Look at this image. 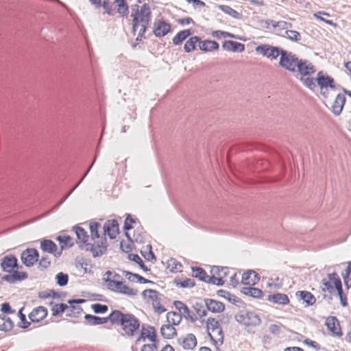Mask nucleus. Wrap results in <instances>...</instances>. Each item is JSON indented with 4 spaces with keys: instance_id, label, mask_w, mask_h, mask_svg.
<instances>
[{
    "instance_id": "obj_1",
    "label": "nucleus",
    "mask_w": 351,
    "mask_h": 351,
    "mask_svg": "<svg viewBox=\"0 0 351 351\" xmlns=\"http://www.w3.org/2000/svg\"><path fill=\"white\" fill-rule=\"evenodd\" d=\"M101 227L98 222H90L89 228L90 231V252L93 256H99L106 253L108 243L106 236L110 239H115L119 233V224L116 220H108L104 225L102 234L99 233Z\"/></svg>"
},
{
    "instance_id": "obj_35",
    "label": "nucleus",
    "mask_w": 351,
    "mask_h": 351,
    "mask_svg": "<svg viewBox=\"0 0 351 351\" xmlns=\"http://www.w3.org/2000/svg\"><path fill=\"white\" fill-rule=\"evenodd\" d=\"M56 240L60 245L61 252L63 249L71 247L73 244V239L65 234H60L56 237Z\"/></svg>"
},
{
    "instance_id": "obj_41",
    "label": "nucleus",
    "mask_w": 351,
    "mask_h": 351,
    "mask_svg": "<svg viewBox=\"0 0 351 351\" xmlns=\"http://www.w3.org/2000/svg\"><path fill=\"white\" fill-rule=\"evenodd\" d=\"M114 2L116 4L118 13L123 16H127L129 10L126 1L125 0H114Z\"/></svg>"
},
{
    "instance_id": "obj_31",
    "label": "nucleus",
    "mask_w": 351,
    "mask_h": 351,
    "mask_svg": "<svg viewBox=\"0 0 351 351\" xmlns=\"http://www.w3.org/2000/svg\"><path fill=\"white\" fill-rule=\"evenodd\" d=\"M267 300L270 302L282 305L288 304L290 302L287 295L280 293L269 295Z\"/></svg>"
},
{
    "instance_id": "obj_58",
    "label": "nucleus",
    "mask_w": 351,
    "mask_h": 351,
    "mask_svg": "<svg viewBox=\"0 0 351 351\" xmlns=\"http://www.w3.org/2000/svg\"><path fill=\"white\" fill-rule=\"evenodd\" d=\"M287 36L291 40L298 41L301 38L300 34L295 30H287Z\"/></svg>"
},
{
    "instance_id": "obj_10",
    "label": "nucleus",
    "mask_w": 351,
    "mask_h": 351,
    "mask_svg": "<svg viewBox=\"0 0 351 351\" xmlns=\"http://www.w3.org/2000/svg\"><path fill=\"white\" fill-rule=\"evenodd\" d=\"M236 320L245 326H256L260 324V317L254 312L241 311L235 315Z\"/></svg>"
},
{
    "instance_id": "obj_34",
    "label": "nucleus",
    "mask_w": 351,
    "mask_h": 351,
    "mask_svg": "<svg viewBox=\"0 0 351 351\" xmlns=\"http://www.w3.org/2000/svg\"><path fill=\"white\" fill-rule=\"evenodd\" d=\"M111 313L106 317H99L91 315H86L85 319L87 322L93 325L103 324L110 322L112 324Z\"/></svg>"
},
{
    "instance_id": "obj_2",
    "label": "nucleus",
    "mask_w": 351,
    "mask_h": 351,
    "mask_svg": "<svg viewBox=\"0 0 351 351\" xmlns=\"http://www.w3.org/2000/svg\"><path fill=\"white\" fill-rule=\"evenodd\" d=\"M132 10V32L134 34L138 32L136 40H141L151 21V8L147 3H143L141 5H135Z\"/></svg>"
},
{
    "instance_id": "obj_44",
    "label": "nucleus",
    "mask_w": 351,
    "mask_h": 351,
    "mask_svg": "<svg viewBox=\"0 0 351 351\" xmlns=\"http://www.w3.org/2000/svg\"><path fill=\"white\" fill-rule=\"evenodd\" d=\"M244 293L256 298H260L263 295V291L255 287H247L244 289Z\"/></svg>"
},
{
    "instance_id": "obj_3",
    "label": "nucleus",
    "mask_w": 351,
    "mask_h": 351,
    "mask_svg": "<svg viewBox=\"0 0 351 351\" xmlns=\"http://www.w3.org/2000/svg\"><path fill=\"white\" fill-rule=\"evenodd\" d=\"M112 325H120L123 334L128 337H133L139 330L140 322L132 314H124L119 310L111 312Z\"/></svg>"
},
{
    "instance_id": "obj_39",
    "label": "nucleus",
    "mask_w": 351,
    "mask_h": 351,
    "mask_svg": "<svg viewBox=\"0 0 351 351\" xmlns=\"http://www.w3.org/2000/svg\"><path fill=\"white\" fill-rule=\"evenodd\" d=\"M13 327L14 322L10 318L0 315V330L4 332L10 331Z\"/></svg>"
},
{
    "instance_id": "obj_19",
    "label": "nucleus",
    "mask_w": 351,
    "mask_h": 351,
    "mask_svg": "<svg viewBox=\"0 0 351 351\" xmlns=\"http://www.w3.org/2000/svg\"><path fill=\"white\" fill-rule=\"evenodd\" d=\"M40 247L43 252L52 254L56 257H58L61 255V250L58 249L57 245L51 240H40Z\"/></svg>"
},
{
    "instance_id": "obj_42",
    "label": "nucleus",
    "mask_w": 351,
    "mask_h": 351,
    "mask_svg": "<svg viewBox=\"0 0 351 351\" xmlns=\"http://www.w3.org/2000/svg\"><path fill=\"white\" fill-rule=\"evenodd\" d=\"M93 4H95L97 6H103L106 12L109 15L112 14L113 9L112 5L109 3V0H89Z\"/></svg>"
},
{
    "instance_id": "obj_52",
    "label": "nucleus",
    "mask_w": 351,
    "mask_h": 351,
    "mask_svg": "<svg viewBox=\"0 0 351 351\" xmlns=\"http://www.w3.org/2000/svg\"><path fill=\"white\" fill-rule=\"evenodd\" d=\"M141 253L144 258L147 261H153L154 260H156V257L152 251V246L150 245H147L145 250L144 252H141Z\"/></svg>"
},
{
    "instance_id": "obj_61",
    "label": "nucleus",
    "mask_w": 351,
    "mask_h": 351,
    "mask_svg": "<svg viewBox=\"0 0 351 351\" xmlns=\"http://www.w3.org/2000/svg\"><path fill=\"white\" fill-rule=\"evenodd\" d=\"M182 287H193L195 285L194 280L191 278H186L178 283Z\"/></svg>"
},
{
    "instance_id": "obj_25",
    "label": "nucleus",
    "mask_w": 351,
    "mask_h": 351,
    "mask_svg": "<svg viewBox=\"0 0 351 351\" xmlns=\"http://www.w3.org/2000/svg\"><path fill=\"white\" fill-rule=\"evenodd\" d=\"M198 47H199V50H201L202 51L208 53V52H212L214 51H217L219 49V45L215 40H202L200 39V41L199 42Z\"/></svg>"
},
{
    "instance_id": "obj_4",
    "label": "nucleus",
    "mask_w": 351,
    "mask_h": 351,
    "mask_svg": "<svg viewBox=\"0 0 351 351\" xmlns=\"http://www.w3.org/2000/svg\"><path fill=\"white\" fill-rule=\"evenodd\" d=\"M1 267L3 271L12 274L10 277L12 278L11 282L21 281L27 278L26 272L17 270L19 268L18 260L13 255L5 256L1 260ZM8 280H9L8 278Z\"/></svg>"
},
{
    "instance_id": "obj_7",
    "label": "nucleus",
    "mask_w": 351,
    "mask_h": 351,
    "mask_svg": "<svg viewBox=\"0 0 351 351\" xmlns=\"http://www.w3.org/2000/svg\"><path fill=\"white\" fill-rule=\"evenodd\" d=\"M162 294L158 291L147 289L142 292L143 300L147 304L152 305L154 312L161 314L166 311L165 306L162 304Z\"/></svg>"
},
{
    "instance_id": "obj_26",
    "label": "nucleus",
    "mask_w": 351,
    "mask_h": 351,
    "mask_svg": "<svg viewBox=\"0 0 351 351\" xmlns=\"http://www.w3.org/2000/svg\"><path fill=\"white\" fill-rule=\"evenodd\" d=\"M205 304L208 311L212 313H221L225 309V305L221 302L213 299H206Z\"/></svg>"
},
{
    "instance_id": "obj_59",
    "label": "nucleus",
    "mask_w": 351,
    "mask_h": 351,
    "mask_svg": "<svg viewBox=\"0 0 351 351\" xmlns=\"http://www.w3.org/2000/svg\"><path fill=\"white\" fill-rule=\"evenodd\" d=\"M23 308H21L18 312V316L21 319L19 326L23 328H27L29 326V322L26 320L25 315L23 313Z\"/></svg>"
},
{
    "instance_id": "obj_5",
    "label": "nucleus",
    "mask_w": 351,
    "mask_h": 351,
    "mask_svg": "<svg viewBox=\"0 0 351 351\" xmlns=\"http://www.w3.org/2000/svg\"><path fill=\"white\" fill-rule=\"evenodd\" d=\"M106 283L108 289L129 297H134L138 293V289L127 285L119 274H114L111 278H107Z\"/></svg>"
},
{
    "instance_id": "obj_11",
    "label": "nucleus",
    "mask_w": 351,
    "mask_h": 351,
    "mask_svg": "<svg viewBox=\"0 0 351 351\" xmlns=\"http://www.w3.org/2000/svg\"><path fill=\"white\" fill-rule=\"evenodd\" d=\"M325 326L332 336L338 338L342 337L343 333L339 321L336 317H327L325 320Z\"/></svg>"
},
{
    "instance_id": "obj_29",
    "label": "nucleus",
    "mask_w": 351,
    "mask_h": 351,
    "mask_svg": "<svg viewBox=\"0 0 351 351\" xmlns=\"http://www.w3.org/2000/svg\"><path fill=\"white\" fill-rule=\"evenodd\" d=\"M73 230L76 234L77 243L80 244H86L87 246H88L89 250H90V243H90H87L88 241V236L86 231L80 226H75L73 228Z\"/></svg>"
},
{
    "instance_id": "obj_27",
    "label": "nucleus",
    "mask_w": 351,
    "mask_h": 351,
    "mask_svg": "<svg viewBox=\"0 0 351 351\" xmlns=\"http://www.w3.org/2000/svg\"><path fill=\"white\" fill-rule=\"evenodd\" d=\"M346 102V97L344 95L339 94L335 97L331 110L335 115H339L341 112Z\"/></svg>"
},
{
    "instance_id": "obj_60",
    "label": "nucleus",
    "mask_w": 351,
    "mask_h": 351,
    "mask_svg": "<svg viewBox=\"0 0 351 351\" xmlns=\"http://www.w3.org/2000/svg\"><path fill=\"white\" fill-rule=\"evenodd\" d=\"M133 223H135L134 219L130 215H128L125 220L124 224V228L126 232L131 231L132 230L134 229L132 226Z\"/></svg>"
},
{
    "instance_id": "obj_48",
    "label": "nucleus",
    "mask_w": 351,
    "mask_h": 351,
    "mask_svg": "<svg viewBox=\"0 0 351 351\" xmlns=\"http://www.w3.org/2000/svg\"><path fill=\"white\" fill-rule=\"evenodd\" d=\"M193 276L203 281H207V278H208L206 272L200 267L193 269Z\"/></svg>"
},
{
    "instance_id": "obj_62",
    "label": "nucleus",
    "mask_w": 351,
    "mask_h": 351,
    "mask_svg": "<svg viewBox=\"0 0 351 351\" xmlns=\"http://www.w3.org/2000/svg\"><path fill=\"white\" fill-rule=\"evenodd\" d=\"M132 242H125V241H121L120 244L121 249L126 252L129 253L132 251Z\"/></svg>"
},
{
    "instance_id": "obj_16",
    "label": "nucleus",
    "mask_w": 351,
    "mask_h": 351,
    "mask_svg": "<svg viewBox=\"0 0 351 351\" xmlns=\"http://www.w3.org/2000/svg\"><path fill=\"white\" fill-rule=\"evenodd\" d=\"M171 30V25L169 23L163 20H156L153 25L152 32L157 37H163Z\"/></svg>"
},
{
    "instance_id": "obj_8",
    "label": "nucleus",
    "mask_w": 351,
    "mask_h": 351,
    "mask_svg": "<svg viewBox=\"0 0 351 351\" xmlns=\"http://www.w3.org/2000/svg\"><path fill=\"white\" fill-rule=\"evenodd\" d=\"M208 335L215 346L222 345L224 333L218 320L213 317L208 318L206 321Z\"/></svg>"
},
{
    "instance_id": "obj_14",
    "label": "nucleus",
    "mask_w": 351,
    "mask_h": 351,
    "mask_svg": "<svg viewBox=\"0 0 351 351\" xmlns=\"http://www.w3.org/2000/svg\"><path fill=\"white\" fill-rule=\"evenodd\" d=\"M231 269L226 267H215L212 269V272L216 276H213V282L217 285H223L228 275L230 274Z\"/></svg>"
},
{
    "instance_id": "obj_46",
    "label": "nucleus",
    "mask_w": 351,
    "mask_h": 351,
    "mask_svg": "<svg viewBox=\"0 0 351 351\" xmlns=\"http://www.w3.org/2000/svg\"><path fill=\"white\" fill-rule=\"evenodd\" d=\"M322 16H330V14L328 13V12H324V11H320V12H316V13H314L313 14V16L319 20V21H322L330 25H332V26H334V27H336L337 26V23H334L332 21H330V20H328V19H326L322 17Z\"/></svg>"
},
{
    "instance_id": "obj_38",
    "label": "nucleus",
    "mask_w": 351,
    "mask_h": 351,
    "mask_svg": "<svg viewBox=\"0 0 351 351\" xmlns=\"http://www.w3.org/2000/svg\"><path fill=\"white\" fill-rule=\"evenodd\" d=\"M200 38L195 36L191 37L184 44V49L186 53H190L194 51L196 48V45L198 46Z\"/></svg>"
},
{
    "instance_id": "obj_12",
    "label": "nucleus",
    "mask_w": 351,
    "mask_h": 351,
    "mask_svg": "<svg viewBox=\"0 0 351 351\" xmlns=\"http://www.w3.org/2000/svg\"><path fill=\"white\" fill-rule=\"evenodd\" d=\"M39 258V253L35 248H27L22 252L21 259L22 263L27 267L33 266Z\"/></svg>"
},
{
    "instance_id": "obj_51",
    "label": "nucleus",
    "mask_w": 351,
    "mask_h": 351,
    "mask_svg": "<svg viewBox=\"0 0 351 351\" xmlns=\"http://www.w3.org/2000/svg\"><path fill=\"white\" fill-rule=\"evenodd\" d=\"M91 308L95 313H104L108 311V307L105 304L95 303L91 305Z\"/></svg>"
},
{
    "instance_id": "obj_22",
    "label": "nucleus",
    "mask_w": 351,
    "mask_h": 351,
    "mask_svg": "<svg viewBox=\"0 0 351 351\" xmlns=\"http://www.w3.org/2000/svg\"><path fill=\"white\" fill-rule=\"evenodd\" d=\"M47 315V309L44 306L34 308L29 314V319L32 322H39Z\"/></svg>"
},
{
    "instance_id": "obj_57",
    "label": "nucleus",
    "mask_w": 351,
    "mask_h": 351,
    "mask_svg": "<svg viewBox=\"0 0 351 351\" xmlns=\"http://www.w3.org/2000/svg\"><path fill=\"white\" fill-rule=\"evenodd\" d=\"M337 285L339 286V288L336 291H337V294L339 297L341 304L343 306H346L348 305L347 297L343 293L342 285L340 287L339 282L337 283Z\"/></svg>"
},
{
    "instance_id": "obj_32",
    "label": "nucleus",
    "mask_w": 351,
    "mask_h": 351,
    "mask_svg": "<svg viewBox=\"0 0 351 351\" xmlns=\"http://www.w3.org/2000/svg\"><path fill=\"white\" fill-rule=\"evenodd\" d=\"M259 278L257 274L254 271H247L243 274L241 282L246 285H254L258 281Z\"/></svg>"
},
{
    "instance_id": "obj_56",
    "label": "nucleus",
    "mask_w": 351,
    "mask_h": 351,
    "mask_svg": "<svg viewBox=\"0 0 351 351\" xmlns=\"http://www.w3.org/2000/svg\"><path fill=\"white\" fill-rule=\"evenodd\" d=\"M51 265V260L48 256H44L38 262V268L45 269Z\"/></svg>"
},
{
    "instance_id": "obj_55",
    "label": "nucleus",
    "mask_w": 351,
    "mask_h": 351,
    "mask_svg": "<svg viewBox=\"0 0 351 351\" xmlns=\"http://www.w3.org/2000/svg\"><path fill=\"white\" fill-rule=\"evenodd\" d=\"M56 278L57 280V283L60 286H64V285H66L67 284L68 280H69L68 275L65 274H64L62 272L58 273L56 275Z\"/></svg>"
},
{
    "instance_id": "obj_30",
    "label": "nucleus",
    "mask_w": 351,
    "mask_h": 351,
    "mask_svg": "<svg viewBox=\"0 0 351 351\" xmlns=\"http://www.w3.org/2000/svg\"><path fill=\"white\" fill-rule=\"evenodd\" d=\"M222 47L227 51H239L242 52L245 49L244 45L240 43H237L232 40H226L223 42Z\"/></svg>"
},
{
    "instance_id": "obj_6",
    "label": "nucleus",
    "mask_w": 351,
    "mask_h": 351,
    "mask_svg": "<svg viewBox=\"0 0 351 351\" xmlns=\"http://www.w3.org/2000/svg\"><path fill=\"white\" fill-rule=\"evenodd\" d=\"M157 331L154 326L149 325H143L141 330L140 334L134 341L132 348L137 350V348L140 345L143 343H158Z\"/></svg>"
},
{
    "instance_id": "obj_40",
    "label": "nucleus",
    "mask_w": 351,
    "mask_h": 351,
    "mask_svg": "<svg viewBox=\"0 0 351 351\" xmlns=\"http://www.w3.org/2000/svg\"><path fill=\"white\" fill-rule=\"evenodd\" d=\"M217 8L223 12L225 14L230 16L231 17H232L234 19H239L241 18V14L229 5H218Z\"/></svg>"
},
{
    "instance_id": "obj_47",
    "label": "nucleus",
    "mask_w": 351,
    "mask_h": 351,
    "mask_svg": "<svg viewBox=\"0 0 351 351\" xmlns=\"http://www.w3.org/2000/svg\"><path fill=\"white\" fill-rule=\"evenodd\" d=\"M351 274V263H349L347 267L342 273V276L344 280L345 286L348 289L351 286V279L350 278V276Z\"/></svg>"
},
{
    "instance_id": "obj_45",
    "label": "nucleus",
    "mask_w": 351,
    "mask_h": 351,
    "mask_svg": "<svg viewBox=\"0 0 351 351\" xmlns=\"http://www.w3.org/2000/svg\"><path fill=\"white\" fill-rule=\"evenodd\" d=\"M69 310V306L66 304H56L51 308L52 315L56 316L63 313L65 311Z\"/></svg>"
},
{
    "instance_id": "obj_23",
    "label": "nucleus",
    "mask_w": 351,
    "mask_h": 351,
    "mask_svg": "<svg viewBox=\"0 0 351 351\" xmlns=\"http://www.w3.org/2000/svg\"><path fill=\"white\" fill-rule=\"evenodd\" d=\"M295 296L306 306H313L316 303V298L308 291H298L295 293Z\"/></svg>"
},
{
    "instance_id": "obj_53",
    "label": "nucleus",
    "mask_w": 351,
    "mask_h": 351,
    "mask_svg": "<svg viewBox=\"0 0 351 351\" xmlns=\"http://www.w3.org/2000/svg\"><path fill=\"white\" fill-rule=\"evenodd\" d=\"M84 300H69V303L70 305L69 306V309L70 311H76L77 313H80L82 309L78 306L79 303L83 302Z\"/></svg>"
},
{
    "instance_id": "obj_18",
    "label": "nucleus",
    "mask_w": 351,
    "mask_h": 351,
    "mask_svg": "<svg viewBox=\"0 0 351 351\" xmlns=\"http://www.w3.org/2000/svg\"><path fill=\"white\" fill-rule=\"evenodd\" d=\"M315 80L322 91L328 88L333 89L335 87L334 79L322 71L317 73Z\"/></svg>"
},
{
    "instance_id": "obj_49",
    "label": "nucleus",
    "mask_w": 351,
    "mask_h": 351,
    "mask_svg": "<svg viewBox=\"0 0 351 351\" xmlns=\"http://www.w3.org/2000/svg\"><path fill=\"white\" fill-rule=\"evenodd\" d=\"M211 35L214 38H216L217 39H220L221 38H234V35L231 34V33H229L228 32H224V31H221V30H215V31H213L212 33H211Z\"/></svg>"
},
{
    "instance_id": "obj_28",
    "label": "nucleus",
    "mask_w": 351,
    "mask_h": 351,
    "mask_svg": "<svg viewBox=\"0 0 351 351\" xmlns=\"http://www.w3.org/2000/svg\"><path fill=\"white\" fill-rule=\"evenodd\" d=\"M160 334L165 339H172L177 336V330L174 326L167 323L160 327Z\"/></svg>"
},
{
    "instance_id": "obj_54",
    "label": "nucleus",
    "mask_w": 351,
    "mask_h": 351,
    "mask_svg": "<svg viewBox=\"0 0 351 351\" xmlns=\"http://www.w3.org/2000/svg\"><path fill=\"white\" fill-rule=\"evenodd\" d=\"M300 79L303 84L310 89L313 90L315 88V80L313 78L310 77L309 76H306L301 77Z\"/></svg>"
},
{
    "instance_id": "obj_17",
    "label": "nucleus",
    "mask_w": 351,
    "mask_h": 351,
    "mask_svg": "<svg viewBox=\"0 0 351 351\" xmlns=\"http://www.w3.org/2000/svg\"><path fill=\"white\" fill-rule=\"evenodd\" d=\"M256 51L267 58L271 60L276 59L280 56V51L278 47H272L267 45H259L256 48Z\"/></svg>"
},
{
    "instance_id": "obj_43",
    "label": "nucleus",
    "mask_w": 351,
    "mask_h": 351,
    "mask_svg": "<svg viewBox=\"0 0 351 351\" xmlns=\"http://www.w3.org/2000/svg\"><path fill=\"white\" fill-rule=\"evenodd\" d=\"M167 268L174 273H178L182 271V265L176 258H171L167 261Z\"/></svg>"
},
{
    "instance_id": "obj_20",
    "label": "nucleus",
    "mask_w": 351,
    "mask_h": 351,
    "mask_svg": "<svg viewBox=\"0 0 351 351\" xmlns=\"http://www.w3.org/2000/svg\"><path fill=\"white\" fill-rule=\"evenodd\" d=\"M125 234L131 242L143 243L146 240V232L140 227L125 232Z\"/></svg>"
},
{
    "instance_id": "obj_13",
    "label": "nucleus",
    "mask_w": 351,
    "mask_h": 351,
    "mask_svg": "<svg viewBox=\"0 0 351 351\" xmlns=\"http://www.w3.org/2000/svg\"><path fill=\"white\" fill-rule=\"evenodd\" d=\"M338 282L341 287L342 285L341 281L337 274L333 273L328 274V279H324L322 280V284L324 285V287L322 288L323 291H326L330 293H332L339 288V286L337 285Z\"/></svg>"
},
{
    "instance_id": "obj_33",
    "label": "nucleus",
    "mask_w": 351,
    "mask_h": 351,
    "mask_svg": "<svg viewBox=\"0 0 351 351\" xmlns=\"http://www.w3.org/2000/svg\"><path fill=\"white\" fill-rule=\"evenodd\" d=\"M174 305L176 308L179 311L178 313H180L181 315H183L186 319H189L193 322L196 321V318H193L191 316V311L189 307L180 301L174 302Z\"/></svg>"
},
{
    "instance_id": "obj_24",
    "label": "nucleus",
    "mask_w": 351,
    "mask_h": 351,
    "mask_svg": "<svg viewBox=\"0 0 351 351\" xmlns=\"http://www.w3.org/2000/svg\"><path fill=\"white\" fill-rule=\"evenodd\" d=\"M141 351H175V349L169 344H167L160 348L158 342L143 343L141 346Z\"/></svg>"
},
{
    "instance_id": "obj_15",
    "label": "nucleus",
    "mask_w": 351,
    "mask_h": 351,
    "mask_svg": "<svg viewBox=\"0 0 351 351\" xmlns=\"http://www.w3.org/2000/svg\"><path fill=\"white\" fill-rule=\"evenodd\" d=\"M316 69L312 62L304 59H300L297 66L296 73H298L300 77L310 76L314 74Z\"/></svg>"
},
{
    "instance_id": "obj_50",
    "label": "nucleus",
    "mask_w": 351,
    "mask_h": 351,
    "mask_svg": "<svg viewBox=\"0 0 351 351\" xmlns=\"http://www.w3.org/2000/svg\"><path fill=\"white\" fill-rule=\"evenodd\" d=\"M128 258L136 263L144 271H147V268L145 266L142 258L137 254H129Z\"/></svg>"
},
{
    "instance_id": "obj_63",
    "label": "nucleus",
    "mask_w": 351,
    "mask_h": 351,
    "mask_svg": "<svg viewBox=\"0 0 351 351\" xmlns=\"http://www.w3.org/2000/svg\"><path fill=\"white\" fill-rule=\"evenodd\" d=\"M1 311L6 314L14 313L15 311L12 309L10 305L8 302H5L1 304Z\"/></svg>"
},
{
    "instance_id": "obj_36",
    "label": "nucleus",
    "mask_w": 351,
    "mask_h": 351,
    "mask_svg": "<svg viewBox=\"0 0 351 351\" xmlns=\"http://www.w3.org/2000/svg\"><path fill=\"white\" fill-rule=\"evenodd\" d=\"M167 323L173 326H178L182 322L180 313L174 311L168 312L166 315Z\"/></svg>"
},
{
    "instance_id": "obj_64",
    "label": "nucleus",
    "mask_w": 351,
    "mask_h": 351,
    "mask_svg": "<svg viewBox=\"0 0 351 351\" xmlns=\"http://www.w3.org/2000/svg\"><path fill=\"white\" fill-rule=\"evenodd\" d=\"M123 274L130 281H132V282L137 281L138 274H132L128 271H123Z\"/></svg>"
},
{
    "instance_id": "obj_9",
    "label": "nucleus",
    "mask_w": 351,
    "mask_h": 351,
    "mask_svg": "<svg viewBox=\"0 0 351 351\" xmlns=\"http://www.w3.org/2000/svg\"><path fill=\"white\" fill-rule=\"evenodd\" d=\"M300 59L291 52L282 50L279 60V66L293 73H296L297 66Z\"/></svg>"
},
{
    "instance_id": "obj_21",
    "label": "nucleus",
    "mask_w": 351,
    "mask_h": 351,
    "mask_svg": "<svg viewBox=\"0 0 351 351\" xmlns=\"http://www.w3.org/2000/svg\"><path fill=\"white\" fill-rule=\"evenodd\" d=\"M179 344L184 350H193L197 343L196 337L191 333L186 334V335L180 337L178 339Z\"/></svg>"
},
{
    "instance_id": "obj_37",
    "label": "nucleus",
    "mask_w": 351,
    "mask_h": 351,
    "mask_svg": "<svg viewBox=\"0 0 351 351\" xmlns=\"http://www.w3.org/2000/svg\"><path fill=\"white\" fill-rule=\"evenodd\" d=\"M192 33L193 32H191V29H184L180 31L172 39L173 45H180L185 39L190 36L192 34Z\"/></svg>"
}]
</instances>
